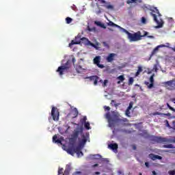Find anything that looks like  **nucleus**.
<instances>
[{"instance_id": "obj_1", "label": "nucleus", "mask_w": 175, "mask_h": 175, "mask_svg": "<svg viewBox=\"0 0 175 175\" xmlns=\"http://www.w3.org/2000/svg\"><path fill=\"white\" fill-rule=\"evenodd\" d=\"M83 126H81L74 130L71 135V137L69 139L70 145L72 147L68 148L66 151L68 154H70V155H72V157L75 154V149L73 148V147H75V144H76V142H77L79 136H80V135H83Z\"/></svg>"}, {"instance_id": "obj_2", "label": "nucleus", "mask_w": 175, "mask_h": 175, "mask_svg": "<svg viewBox=\"0 0 175 175\" xmlns=\"http://www.w3.org/2000/svg\"><path fill=\"white\" fill-rule=\"evenodd\" d=\"M111 114L109 111L105 114V118L108 121L109 128H114L116 125V122H128V119L125 118L120 119L119 118L120 115L118 114V112L111 111Z\"/></svg>"}, {"instance_id": "obj_3", "label": "nucleus", "mask_w": 175, "mask_h": 175, "mask_svg": "<svg viewBox=\"0 0 175 175\" xmlns=\"http://www.w3.org/2000/svg\"><path fill=\"white\" fill-rule=\"evenodd\" d=\"M151 12L150 13V16L153 17V20L155 23L157 24V26L155 27V28H162L163 27V20L161 18L162 17V15L161 13H159V10L157 9V8H154L153 10H151Z\"/></svg>"}, {"instance_id": "obj_4", "label": "nucleus", "mask_w": 175, "mask_h": 175, "mask_svg": "<svg viewBox=\"0 0 175 175\" xmlns=\"http://www.w3.org/2000/svg\"><path fill=\"white\" fill-rule=\"evenodd\" d=\"M85 143H87V137H85V135L83 134L81 135V140H79V143L78 146L75 148V146H73L74 152H75V154L78 155V157H80V154L81 155H83V152H81V148H83L84 146H85Z\"/></svg>"}, {"instance_id": "obj_5", "label": "nucleus", "mask_w": 175, "mask_h": 175, "mask_svg": "<svg viewBox=\"0 0 175 175\" xmlns=\"http://www.w3.org/2000/svg\"><path fill=\"white\" fill-rule=\"evenodd\" d=\"M148 35V32L144 31V34L142 35L140 31L132 33H129L128 36V39L130 42H137V40H142V38H144Z\"/></svg>"}, {"instance_id": "obj_6", "label": "nucleus", "mask_w": 175, "mask_h": 175, "mask_svg": "<svg viewBox=\"0 0 175 175\" xmlns=\"http://www.w3.org/2000/svg\"><path fill=\"white\" fill-rule=\"evenodd\" d=\"M56 72L59 73V76H62L64 73L70 72V60H68L64 65L59 66Z\"/></svg>"}, {"instance_id": "obj_7", "label": "nucleus", "mask_w": 175, "mask_h": 175, "mask_svg": "<svg viewBox=\"0 0 175 175\" xmlns=\"http://www.w3.org/2000/svg\"><path fill=\"white\" fill-rule=\"evenodd\" d=\"M51 116L53 121H58V120H59V112L55 107H52Z\"/></svg>"}, {"instance_id": "obj_8", "label": "nucleus", "mask_w": 175, "mask_h": 175, "mask_svg": "<svg viewBox=\"0 0 175 175\" xmlns=\"http://www.w3.org/2000/svg\"><path fill=\"white\" fill-rule=\"evenodd\" d=\"M150 140L152 142H154V143H166L168 142L167 139L162 137H157V136H152L150 137Z\"/></svg>"}, {"instance_id": "obj_9", "label": "nucleus", "mask_w": 175, "mask_h": 175, "mask_svg": "<svg viewBox=\"0 0 175 175\" xmlns=\"http://www.w3.org/2000/svg\"><path fill=\"white\" fill-rule=\"evenodd\" d=\"M81 40H87V38H81L80 36H77V37H75V40H72L71 42L69 44V47H72L73 44H80V43H81Z\"/></svg>"}, {"instance_id": "obj_10", "label": "nucleus", "mask_w": 175, "mask_h": 175, "mask_svg": "<svg viewBox=\"0 0 175 175\" xmlns=\"http://www.w3.org/2000/svg\"><path fill=\"white\" fill-rule=\"evenodd\" d=\"M169 46H170V44L169 42L166 43V45L160 44V45L157 46L152 50V51L150 54V58H151V57H153V55H155V54H157V53H158L159 49H161L162 47H169Z\"/></svg>"}, {"instance_id": "obj_11", "label": "nucleus", "mask_w": 175, "mask_h": 175, "mask_svg": "<svg viewBox=\"0 0 175 175\" xmlns=\"http://www.w3.org/2000/svg\"><path fill=\"white\" fill-rule=\"evenodd\" d=\"M101 3L103 4L101 6H103V8H105V9H107L108 10H113L114 9V6H113L110 2L101 0Z\"/></svg>"}, {"instance_id": "obj_12", "label": "nucleus", "mask_w": 175, "mask_h": 175, "mask_svg": "<svg viewBox=\"0 0 175 175\" xmlns=\"http://www.w3.org/2000/svg\"><path fill=\"white\" fill-rule=\"evenodd\" d=\"M93 62L94 65H96L98 68H100V69H103V68H105V65L100 64V56H96L93 59Z\"/></svg>"}, {"instance_id": "obj_13", "label": "nucleus", "mask_w": 175, "mask_h": 175, "mask_svg": "<svg viewBox=\"0 0 175 175\" xmlns=\"http://www.w3.org/2000/svg\"><path fill=\"white\" fill-rule=\"evenodd\" d=\"M165 85L169 87L170 90H174L175 88V79L165 82Z\"/></svg>"}, {"instance_id": "obj_14", "label": "nucleus", "mask_w": 175, "mask_h": 175, "mask_svg": "<svg viewBox=\"0 0 175 175\" xmlns=\"http://www.w3.org/2000/svg\"><path fill=\"white\" fill-rule=\"evenodd\" d=\"M150 83L145 81V84L146 85H148V88H149V90H151V88L154 87V75L150 76Z\"/></svg>"}, {"instance_id": "obj_15", "label": "nucleus", "mask_w": 175, "mask_h": 175, "mask_svg": "<svg viewBox=\"0 0 175 175\" xmlns=\"http://www.w3.org/2000/svg\"><path fill=\"white\" fill-rule=\"evenodd\" d=\"M68 116H70L71 118H76V117L79 116V111L77 110V108H74Z\"/></svg>"}, {"instance_id": "obj_16", "label": "nucleus", "mask_w": 175, "mask_h": 175, "mask_svg": "<svg viewBox=\"0 0 175 175\" xmlns=\"http://www.w3.org/2000/svg\"><path fill=\"white\" fill-rule=\"evenodd\" d=\"M89 80L90 81H94V85H96L98 84V81H99V77L93 75L89 77Z\"/></svg>"}, {"instance_id": "obj_17", "label": "nucleus", "mask_w": 175, "mask_h": 175, "mask_svg": "<svg viewBox=\"0 0 175 175\" xmlns=\"http://www.w3.org/2000/svg\"><path fill=\"white\" fill-rule=\"evenodd\" d=\"M117 54L116 53H110L106 58L108 62H113L114 59V57H116Z\"/></svg>"}, {"instance_id": "obj_18", "label": "nucleus", "mask_w": 175, "mask_h": 175, "mask_svg": "<svg viewBox=\"0 0 175 175\" xmlns=\"http://www.w3.org/2000/svg\"><path fill=\"white\" fill-rule=\"evenodd\" d=\"M149 157L152 159V161H155V159H162V157L154 154H150Z\"/></svg>"}, {"instance_id": "obj_19", "label": "nucleus", "mask_w": 175, "mask_h": 175, "mask_svg": "<svg viewBox=\"0 0 175 175\" xmlns=\"http://www.w3.org/2000/svg\"><path fill=\"white\" fill-rule=\"evenodd\" d=\"M108 148L113 151L117 150L118 149V145L117 144H110L108 145Z\"/></svg>"}, {"instance_id": "obj_20", "label": "nucleus", "mask_w": 175, "mask_h": 175, "mask_svg": "<svg viewBox=\"0 0 175 175\" xmlns=\"http://www.w3.org/2000/svg\"><path fill=\"white\" fill-rule=\"evenodd\" d=\"M58 137L57 136V135H55L53 137V143H56L57 144H62V141H61V139H57Z\"/></svg>"}, {"instance_id": "obj_21", "label": "nucleus", "mask_w": 175, "mask_h": 175, "mask_svg": "<svg viewBox=\"0 0 175 175\" xmlns=\"http://www.w3.org/2000/svg\"><path fill=\"white\" fill-rule=\"evenodd\" d=\"M137 2H142L141 0H127V5H131V3H137Z\"/></svg>"}, {"instance_id": "obj_22", "label": "nucleus", "mask_w": 175, "mask_h": 175, "mask_svg": "<svg viewBox=\"0 0 175 175\" xmlns=\"http://www.w3.org/2000/svg\"><path fill=\"white\" fill-rule=\"evenodd\" d=\"M98 10L96 11V14H100L103 12H105V10L99 6V5H97Z\"/></svg>"}, {"instance_id": "obj_23", "label": "nucleus", "mask_w": 175, "mask_h": 175, "mask_svg": "<svg viewBox=\"0 0 175 175\" xmlns=\"http://www.w3.org/2000/svg\"><path fill=\"white\" fill-rule=\"evenodd\" d=\"M108 25H109L110 27H116V28H120V26L118 25H116V23L111 21H109L108 23Z\"/></svg>"}, {"instance_id": "obj_24", "label": "nucleus", "mask_w": 175, "mask_h": 175, "mask_svg": "<svg viewBox=\"0 0 175 175\" xmlns=\"http://www.w3.org/2000/svg\"><path fill=\"white\" fill-rule=\"evenodd\" d=\"M84 127L87 129V131H90V129H91V126H90V123L88 122L84 123Z\"/></svg>"}, {"instance_id": "obj_25", "label": "nucleus", "mask_w": 175, "mask_h": 175, "mask_svg": "<svg viewBox=\"0 0 175 175\" xmlns=\"http://www.w3.org/2000/svg\"><path fill=\"white\" fill-rule=\"evenodd\" d=\"M118 28L120 29V31H122V32H124V33H126L127 35V36L129 35L130 32L128 31V30L124 29L123 27H121L120 26Z\"/></svg>"}, {"instance_id": "obj_26", "label": "nucleus", "mask_w": 175, "mask_h": 175, "mask_svg": "<svg viewBox=\"0 0 175 175\" xmlns=\"http://www.w3.org/2000/svg\"><path fill=\"white\" fill-rule=\"evenodd\" d=\"M72 21H73V19L72 18H70V17L66 18V24H70V23H72Z\"/></svg>"}, {"instance_id": "obj_27", "label": "nucleus", "mask_w": 175, "mask_h": 175, "mask_svg": "<svg viewBox=\"0 0 175 175\" xmlns=\"http://www.w3.org/2000/svg\"><path fill=\"white\" fill-rule=\"evenodd\" d=\"M117 79L122 82L125 80V77H124V75H120L117 77Z\"/></svg>"}, {"instance_id": "obj_28", "label": "nucleus", "mask_w": 175, "mask_h": 175, "mask_svg": "<svg viewBox=\"0 0 175 175\" xmlns=\"http://www.w3.org/2000/svg\"><path fill=\"white\" fill-rule=\"evenodd\" d=\"M133 81H135L133 77H130L129 79V85H132V84H133Z\"/></svg>"}, {"instance_id": "obj_29", "label": "nucleus", "mask_w": 175, "mask_h": 175, "mask_svg": "<svg viewBox=\"0 0 175 175\" xmlns=\"http://www.w3.org/2000/svg\"><path fill=\"white\" fill-rule=\"evenodd\" d=\"M103 46L105 47L106 49H110V46L109 44L106 42H103Z\"/></svg>"}, {"instance_id": "obj_30", "label": "nucleus", "mask_w": 175, "mask_h": 175, "mask_svg": "<svg viewBox=\"0 0 175 175\" xmlns=\"http://www.w3.org/2000/svg\"><path fill=\"white\" fill-rule=\"evenodd\" d=\"M125 114L127 117H131V109H129L127 108L126 110Z\"/></svg>"}, {"instance_id": "obj_31", "label": "nucleus", "mask_w": 175, "mask_h": 175, "mask_svg": "<svg viewBox=\"0 0 175 175\" xmlns=\"http://www.w3.org/2000/svg\"><path fill=\"white\" fill-rule=\"evenodd\" d=\"M164 148H174L172 144L163 145Z\"/></svg>"}, {"instance_id": "obj_32", "label": "nucleus", "mask_w": 175, "mask_h": 175, "mask_svg": "<svg viewBox=\"0 0 175 175\" xmlns=\"http://www.w3.org/2000/svg\"><path fill=\"white\" fill-rule=\"evenodd\" d=\"M81 124H85L87 122V116H84L81 120Z\"/></svg>"}, {"instance_id": "obj_33", "label": "nucleus", "mask_w": 175, "mask_h": 175, "mask_svg": "<svg viewBox=\"0 0 175 175\" xmlns=\"http://www.w3.org/2000/svg\"><path fill=\"white\" fill-rule=\"evenodd\" d=\"M167 106L168 109H170V110H171L172 111H174L175 113V109L173 108L172 106H170V105H169L168 103H167Z\"/></svg>"}, {"instance_id": "obj_34", "label": "nucleus", "mask_w": 175, "mask_h": 175, "mask_svg": "<svg viewBox=\"0 0 175 175\" xmlns=\"http://www.w3.org/2000/svg\"><path fill=\"white\" fill-rule=\"evenodd\" d=\"M64 173V168L59 167L58 169V174H62Z\"/></svg>"}, {"instance_id": "obj_35", "label": "nucleus", "mask_w": 175, "mask_h": 175, "mask_svg": "<svg viewBox=\"0 0 175 175\" xmlns=\"http://www.w3.org/2000/svg\"><path fill=\"white\" fill-rule=\"evenodd\" d=\"M141 21H142V24H146L147 23V20L144 17L142 18Z\"/></svg>"}, {"instance_id": "obj_36", "label": "nucleus", "mask_w": 175, "mask_h": 175, "mask_svg": "<svg viewBox=\"0 0 175 175\" xmlns=\"http://www.w3.org/2000/svg\"><path fill=\"white\" fill-rule=\"evenodd\" d=\"M153 70H154L155 72H158V64H154Z\"/></svg>"}, {"instance_id": "obj_37", "label": "nucleus", "mask_w": 175, "mask_h": 175, "mask_svg": "<svg viewBox=\"0 0 175 175\" xmlns=\"http://www.w3.org/2000/svg\"><path fill=\"white\" fill-rule=\"evenodd\" d=\"M108 83H109V81L107 79H105L103 83V87H106Z\"/></svg>"}, {"instance_id": "obj_38", "label": "nucleus", "mask_w": 175, "mask_h": 175, "mask_svg": "<svg viewBox=\"0 0 175 175\" xmlns=\"http://www.w3.org/2000/svg\"><path fill=\"white\" fill-rule=\"evenodd\" d=\"M132 107H133V102H131V103H129V107H128L127 109H129V110H131V109H132Z\"/></svg>"}, {"instance_id": "obj_39", "label": "nucleus", "mask_w": 175, "mask_h": 175, "mask_svg": "<svg viewBox=\"0 0 175 175\" xmlns=\"http://www.w3.org/2000/svg\"><path fill=\"white\" fill-rule=\"evenodd\" d=\"M110 109H111V108H110V107H107V106H104V110L106 111H110Z\"/></svg>"}, {"instance_id": "obj_40", "label": "nucleus", "mask_w": 175, "mask_h": 175, "mask_svg": "<svg viewBox=\"0 0 175 175\" xmlns=\"http://www.w3.org/2000/svg\"><path fill=\"white\" fill-rule=\"evenodd\" d=\"M168 174L170 175H175V170H170L168 172Z\"/></svg>"}, {"instance_id": "obj_41", "label": "nucleus", "mask_w": 175, "mask_h": 175, "mask_svg": "<svg viewBox=\"0 0 175 175\" xmlns=\"http://www.w3.org/2000/svg\"><path fill=\"white\" fill-rule=\"evenodd\" d=\"M138 72H139V73H142V72H143V68L142 66H138Z\"/></svg>"}, {"instance_id": "obj_42", "label": "nucleus", "mask_w": 175, "mask_h": 175, "mask_svg": "<svg viewBox=\"0 0 175 175\" xmlns=\"http://www.w3.org/2000/svg\"><path fill=\"white\" fill-rule=\"evenodd\" d=\"M163 113H161L160 112H154L153 113L154 116H162Z\"/></svg>"}, {"instance_id": "obj_43", "label": "nucleus", "mask_w": 175, "mask_h": 175, "mask_svg": "<svg viewBox=\"0 0 175 175\" xmlns=\"http://www.w3.org/2000/svg\"><path fill=\"white\" fill-rule=\"evenodd\" d=\"M166 126H167V128H170V124H169V121L166 120Z\"/></svg>"}, {"instance_id": "obj_44", "label": "nucleus", "mask_w": 175, "mask_h": 175, "mask_svg": "<svg viewBox=\"0 0 175 175\" xmlns=\"http://www.w3.org/2000/svg\"><path fill=\"white\" fill-rule=\"evenodd\" d=\"M145 165L146 166V167H150V163L148 162H146Z\"/></svg>"}, {"instance_id": "obj_45", "label": "nucleus", "mask_w": 175, "mask_h": 175, "mask_svg": "<svg viewBox=\"0 0 175 175\" xmlns=\"http://www.w3.org/2000/svg\"><path fill=\"white\" fill-rule=\"evenodd\" d=\"M72 61L73 65H75V62H76V59L75 57H72Z\"/></svg>"}, {"instance_id": "obj_46", "label": "nucleus", "mask_w": 175, "mask_h": 175, "mask_svg": "<svg viewBox=\"0 0 175 175\" xmlns=\"http://www.w3.org/2000/svg\"><path fill=\"white\" fill-rule=\"evenodd\" d=\"M74 174H81V172H74Z\"/></svg>"}, {"instance_id": "obj_47", "label": "nucleus", "mask_w": 175, "mask_h": 175, "mask_svg": "<svg viewBox=\"0 0 175 175\" xmlns=\"http://www.w3.org/2000/svg\"><path fill=\"white\" fill-rule=\"evenodd\" d=\"M140 75V72L139 71H137L136 73H135V76H138Z\"/></svg>"}, {"instance_id": "obj_48", "label": "nucleus", "mask_w": 175, "mask_h": 175, "mask_svg": "<svg viewBox=\"0 0 175 175\" xmlns=\"http://www.w3.org/2000/svg\"><path fill=\"white\" fill-rule=\"evenodd\" d=\"M97 166H99L98 164H94L92 165V167H97Z\"/></svg>"}, {"instance_id": "obj_49", "label": "nucleus", "mask_w": 175, "mask_h": 175, "mask_svg": "<svg viewBox=\"0 0 175 175\" xmlns=\"http://www.w3.org/2000/svg\"><path fill=\"white\" fill-rule=\"evenodd\" d=\"M148 38H149L150 39H154V36H148Z\"/></svg>"}, {"instance_id": "obj_50", "label": "nucleus", "mask_w": 175, "mask_h": 175, "mask_svg": "<svg viewBox=\"0 0 175 175\" xmlns=\"http://www.w3.org/2000/svg\"><path fill=\"white\" fill-rule=\"evenodd\" d=\"M168 49H171V50H172V51H175V48H172V47L169 46Z\"/></svg>"}, {"instance_id": "obj_51", "label": "nucleus", "mask_w": 175, "mask_h": 175, "mask_svg": "<svg viewBox=\"0 0 175 175\" xmlns=\"http://www.w3.org/2000/svg\"><path fill=\"white\" fill-rule=\"evenodd\" d=\"M152 173L153 175H157V172L155 171H152Z\"/></svg>"}, {"instance_id": "obj_52", "label": "nucleus", "mask_w": 175, "mask_h": 175, "mask_svg": "<svg viewBox=\"0 0 175 175\" xmlns=\"http://www.w3.org/2000/svg\"><path fill=\"white\" fill-rule=\"evenodd\" d=\"M133 150H136V146L133 145Z\"/></svg>"}, {"instance_id": "obj_53", "label": "nucleus", "mask_w": 175, "mask_h": 175, "mask_svg": "<svg viewBox=\"0 0 175 175\" xmlns=\"http://www.w3.org/2000/svg\"><path fill=\"white\" fill-rule=\"evenodd\" d=\"M172 102H173V103H174V102H175V98L172 99Z\"/></svg>"}, {"instance_id": "obj_54", "label": "nucleus", "mask_w": 175, "mask_h": 175, "mask_svg": "<svg viewBox=\"0 0 175 175\" xmlns=\"http://www.w3.org/2000/svg\"><path fill=\"white\" fill-rule=\"evenodd\" d=\"M95 174H100V172H95Z\"/></svg>"}, {"instance_id": "obj_55", "label": "nucleus", "mask_w": 175, "mask_h": 175, "mask_svg": "<svg viewBox=\"0 0 175 175\" xmlns=\"http://www.w3.org/2000/svg\"><path fill=\"white\" fill-rule=\"evenodd\" d=\"M117 84H121V81H118L117 82Z\"/></svg>"}, {"instance_id": "obj_56", "label": "nucleus", "mask_w": 175, "mask_h": 175, "mask_svg": "<svg viewBox=\"0 0 175 175\" xmlns=\"http://www.w3.org/2000/svg\"><path fill=\"white\" fill-rule=\"evenodd\" d=\"M99 82H100V83H103V80L100 79Z\"/></svg>"}, {"instance_id": "obj_57", "label": "nucleus", "mask_w": 175, "mask_h": 175, "mask_svg": "<svg viewBox=\"0 0 175 175\" xmlns=\"http://www.w3.org/2000/svg\"><path fill=\"white\" fill-rule=\"evenodd\" d=\"M114 102H116L114 100H111V103H114Z\"/></svg>"}, {"instance_id": "obj_58", "label": "nucleus", "mask_w": 175, "mask_h": 175, "mask_svg": "<svg viewBox=\"0 0 175 175\" xmlns=\"http://www.w3.org/2000/svg\"><path fill=\"white\" fill-rule=\"evenodd\" d=\"M117 106H118V105H117V104H115V107H117Z\"/></svg>"}, {"instance_id": "obj_59", "label": "nucleus", "mask_w": 175, "mask_h": 175, "mask_svg": "<svg viewBox=\"0 0 175 175\" xmlns=\"http://www.w3.org/2000/svg\"><path fill=\"white\" fill-rule=\"evenodd\" d=\"M166 116H170V113H167V114H166Z\"/></svg>"}, {"instance_id": "obj_60", "label": "nucleus", "mask_w": 175, "mask_h": 175, "mask_svg": "<svg viewBox=\"0 0 175 175\" xmlns=\"http://www.w3.org/2000/svg\"><path fill=\"white\" fill-rule=\"evenodd\" d=\"M139 175H142V172H139Z\"/></svg>"}, {"instance_id": "obj_61", "label": "nucleus", "mask_w": 175, "mask_h": 175, "mask_svg": "<svg viewBox=\"0 0 175 175\" xmlns=\"http://www.w3.org/2000/svg\"><path fill=\"white\" fill-rule=\"evenodd\" d=\"M79 68H81V66H79Z\"/></svg>"}, {"instance_id": "obj_62", "label": "nucleus", "mask_w": 175, "mask_h": 175, "mask_svg": "<svg viewBox=\"0 0 175 175\" xmlns=\"http://www.w3.org/2000/svg\"><path fill=\"white\" fill-rule=\"evenodd\" d=\"M174 104H175V102H174Z\"/></svg>"}]
</instances>
